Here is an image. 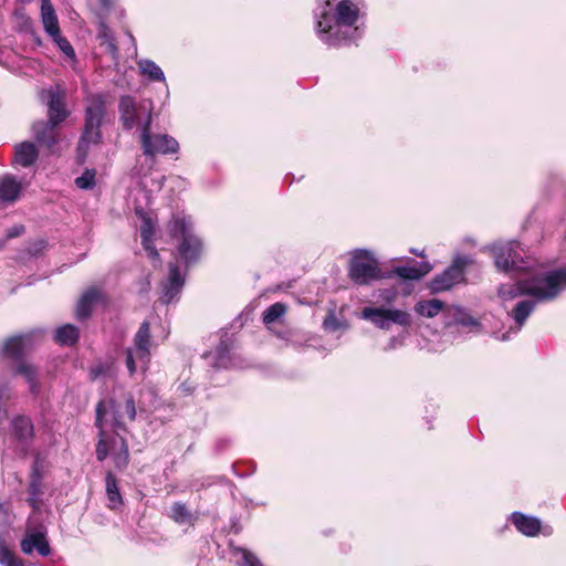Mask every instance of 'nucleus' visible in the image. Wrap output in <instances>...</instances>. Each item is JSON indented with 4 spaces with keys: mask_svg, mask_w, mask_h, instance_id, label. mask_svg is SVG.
<instances>
[{
    "mask_svg": "<svg viewBox=\"0 0 566 566\" xmlns=\"http://www.w3.org/2000/svg\"><path fill=\"white\" fill-rule=\"evenodd\" d=\"M42 101H48V116L53 124L60 125L69 116L65 108V93L56 88L43 90L40 94Z\"/></svg>",
    "mask_w": 566,
    "mask_h": 566,
    "instance_id": "f8f14e48",
    "label": "nucleus"
},
{
    "mask_svg": "<svg viewBox=\"0 0 566 566\" xmlns=\"http://www.w3.org/2000/svg\"><path fill=\"white\" fill-rule=\"evenodd\" d=\"M103 405V419L106 415H111L112 417V426L115 431L122 430L125 431V411L123 409L122 401H117L114 399L101 400L96 406Z\"/></svg>",
    "mask_w": 566,
    "mask_h": 566,
    "instance_id": "a211bd4d",
    "label": "nucleus"
},
{
    "mask_svg": "<svg viewBox=\"0 0 566 566\" xmlns=\"http://www.w3.org/2000/svg\"><path fill=\"white\" fill-rule=\"evenodd\" d=\"M11 430L15 439L25 442L33 437V424L27 416H17L11 421Z\"/></svg>",
    "mask_w": 566,
    "mask_h": 566,
    "instance_id": "393cba45",
    "label": "nucleus"
},
{
    "mask_svg": "<svg viewBox=\"0 0 566 566\" xmlns=\"http://www.w3.org/2000/svg\"><path fill=\"white\" fill-rule=\"evenodd\" d=\"M151 345L149 323L144 321L134 336V345L126 349L125 363L129 376H134L138 369L143 373L148 369Z\"/></svg>",
    "mask_w": 566,
    "mask_h": 566,
    "instance_id": "0eeeda50",
    "label": "nucleus"
},
{
    "mask_svg": "<svg viewBox=\"0 0 566 566\" xmlns=\"http://www.w3.org/2000/svg\"><path fill=\"white\" fill-rule=\"evenodd\" d=\"M472 262L470 256L459 255L452 264L442 273L436 275L430 283V289L433 293L447 291L464 281V269Z\"/></svg>",
    "mask_w": 566,
    "mask_h": 566,
    "instance_id": "9b49d317",
    "label": "nucleus"
},
{
    "mask_svg": "<svg viewBox=\"0 0 566 566\" xmlns=\"http://www.w3.org/2000/svg\"><path fill=\"white\" fill-rule=\"evenodd\" d=\"M410 252H411V253H413V254H416V255H418V256H421V258H423V256H424L423 252H419V251H418V250H416V249H411V250H410Z\"/></svg>",
    "mask_w": 566,
    "mask_h": 566,
    "instance_id": "de8ad7c7",
    "label": "nucleus"
},
{
    "mask_svg": "<svg viewBox=\"0 0 566 566\" xmlns=\"http://www.w3.org/2000/svg\"><path fill=\"white\" fill-rule=\"evenodd\" d=\"M139 231L144 249L148 252V255L151 259L157 260L159 258V254L153 244L154 229L150 219H145L143 221Z\"/></svg>",
    "mask_w": 566,
    "mask_h": 566,
    "instance_id": "c756f323",
    "label": "nucleus"
},
{
    "mask_svg": "<svg viewBox=\"0 0 566 566\" xmlns=\"http://www.w3.org/2000/svg\"><path fill=\"white\" fill-rule=\"evenodd\" d=\"M431 265L428 262H419L412 266H397L394 273L405 280H420L431 271Z\"/></svg>",
    "mask_w": 566,
    "mask_h": 566,
    "instance_id": "bb28decb",
    "label": "nucleus"
},
{
    "mask_svg": "<svg viewBox=\"0 0 566 566\" xmlns=\"http://www.w3.org/2000/svg\"><path fill=\"white\" fill-rule=\"evenodd\" d=\"M119 120L123 127L127 130L138 128L140 133L143 129L151 128L153 115L151 103L142 102L139 104L129 96H122L118 103Z\"/></svg>",
    "mask_w": 566,
    "mask_h": 566,
    "instance_id": "1a4fd4ad",
    "label": "nucleus"
},
{
    "mask_svg": "<svg viewBox=\"0 0 566 566\" xmlns=\"http://www.w3.org/2000/svg\"><path fill=\"white\" fill-rule=\"evenodd\" d=\"M95 170L86 169L82 176L75 179V185L80 189L88 190L95 186Z\"/></svg>",
    "mask_w": 566,
    "mask_h": 566,
    "instance_id": "c9c22d12",
    "label": "nucleus"
},
{
    "mask_svg": "<svg viewBox=\"0 0 566 566\" xmlns=\"http://www.w3.org/2000/svg\"><path fill=\"white\" fill-rule=\"evenodd\" d=\"M143 153L147 157L172 155L178 153L179 143L168 134H154L150 128L143 129L139 136Z\"/></svg>",
    "mask_w": 566,
    "mask_h": 566,
    "instance_id": "9d476101",
    "label": "nucleus"
},
{
    "mask_svg": "<svg viewBox=\"0 0 566 566\" xmlns=\"http://www.w3.org/2000/svg\"><path fill=\"white\" fill-rule=\"evenodd\" d=\"M57 124H53L50 119L46 122H36L32 126L34 137L38 143L45 145L48 148H52L57 142L56 133Z\"/></svg>",
    "mask_w": 566,
    "mask_h": 566,
    "instance_id": "f3484780",
    "label": "nucleus"
},
{
    "mask_svg": "<svg viewBox=\"0 0 566 566\" xmlns=\"http://www.w3.org/2000/svg\"><path fill=\"white\" fill-rule=\"evenodd\" d=\"M11 398V387L9 382L0 384V423L7 418V409L2 407V402Z\"/></svg>",
    "mask_w": 566,
    "mask_h": 566,
    "instance_id": "e433bc0d",
    "label": "nucleus"
},
{
    "mask_svg": "<svg viewBox=\"0 0 566 566\" xmlns=\"http://www.w3.org/2000/svg\"><path fill=\"white\" fill-rule=\"evenodd\" d=\"M238 553L241 555L240 566H264L261 560L251 552L240 548Z\"/></svg>",
    "mask_w": 566,
    "mask_h": 566,
    "instance_id": "4c0bfd02",
    "label": "nucleus"
},
{
    "mask_svg": "<svg viewBox=\"0 0 566 566\" xmlns=\"http://www.w3.org/2000/svg\"><path fill=\"white\" fill-rule=\"evenodd\" d=\"M443 305V302L438 298L420 301L415 305V312L420 316L431 318L442 311Z\"/></svg>",
    "mask_w": 566,
    "mask_h": 566,
    "instance_id": "2f4dec72",
    "label": "nucleus"
},
{
    "mask_svg": "<svg viewBox=\"0 0 566 566\" xmlns=\"http://www.w3.org/2000/svg\"><path fill=\"white\" fill-rule=\"evenodd\" d=\"M137 65L139 67L140 73L144 76H147L150 81H154V82H165L166 81L163 70L153 60L140 59L139 61H137Z\"/></svg>",
    "mask_w": 566,
    "mask_h": 566,
    "instance_id": "c85d7f7f",
    "label": "nucleus"
},
{
    "mask_svg": "<svg viewBox=\"0 0 566 566\" xmlns=\"http://www.w3.org/2000/svg\"><path fill=\"white\" fill-rule=\"evenodd\" d=\"M123 409L125 411V416L129 421H134L136 419V405L134 397L130 394L125 395L124 400L122 401Z\"/></svg>",
    "mask_w": 566,
    "mask_h": 566,
    "instance_id": "58836bf2",
    "label": "nucleus"
},
{
    "mask_svg": "<svg viewBox=\"0 0 566 566\" xmlns=\"http://www.w3.org/2000/svg\"><path fill=\"white\" fill-rule=\"evenodd\" d=\"M111 453L114 458V463L116 468H126L129 461L128 444L126 439L119 436L117 431L116 437H114L111 441Z\"/></svg>",
    "mask_w": 566,
    "mask_h": 566,
    "instance_id": "412c9836",
    "label": "nucleus"
},
{
    "mask_svg": "<svg viewBox=\"0 0 566 566\" xmlns=\"http://www.w3.org/2000/svg\"><path fill=\"white\" fill-rule=\"evenodd\" d=\"M39 157L36 146L31 142H22L14 147V164L21 167L32 166Z\"/></svg>",
    "mask_w": 566,
    "mask_h": 566,
    "instance_id": "aec40b11",
    "label": "nucleus"
},
{
    "mask_svg": "<svg viewBox=\"0 0 566 566\" xmlns=\"http://www.w3.org/2000/svg\"><path fill=\"white\" fill-rule=\"evenodd\" d=\"M30 343V335H17L9 337L1 346V355L3 358L19 361L14 374L20 375L25 379L31 395L38 396L41 390L39 369L30 363L22 361Z\"/></svg>",
    "mask_w": 566,
    "mask_h": 566,
    "instance_id": "20e7f679",
    "label": "nucleus"
},
{
    "mask_svg": "<svg viewBox=\"0 0 566 566\" xmlns=\"http://www.w3.org/2000/svg\"><path fill=\"white\" fill-rule=\"evenodd\" d=\"M53 42L57 45V48L64 53L66 57L72 61H75L76 55L72 44L69 40L61 34V30L56 34L50 35Z\"/></svg>",
    "mask_w": 566,
    "mask_h": 566,
    "instance_id": "f704fd0d",
    "label": "nucleus"
},
{
    "mask_svg": "<svg viewBox=\"0 0 566 566\" xmlns=\"http://www.w3.org/2000/svg\"><path fill=\"white\" fill-rule=\"evenodd\" d=\"M348 276L357 285H369L385 277L374 253L365 249L352 253Z\"/></svg>",
    "mask_w": 566,
    "mask_h": 566,
    "instance_id": "6e6552de",
    "label": "nucleus"
},
{
    "mask_svg": "<svg viewBox=\"0 0 566 566\" xmlns=\"http://www.w3.org/2000/svg\"><path fill=\"white\" fill-rule=\"evenodd\" d=\"M28 492H29V497H28L29 505L34 511H39L40 506H41L40 497L43 494V490H42V475L35 468H33V471H32V474L30 478Z\"/></svg>",
    "mask_w": 566,
    "mask_h": 566,
    "instance_id": "b1692460",
    "label": "nucleus"
},
{
    "mask_svg": "<svg viewBox=\"0 0 566 566\" xmlns=\"http://www.w3.org/2000/svg\"><path fill=\"white\" fill-rule=\"evenodd\" d=\"M377 297L382 304H374L361 310L360 317L370 322L374 326L388 331L392 324L408 327L411 324V316L406 311L394 308L392 304L398 297V291L394 287L378 291Z\"/></svg>",
    "mask_w": 566,
    "mask_h": 566,
    "instance_id": "7ed1b4c3",
    "label": "nucleus"
},
{
    "mask_svg": "<svg viewBox=\"0 0 566 566\" xmlns=\"http://www.w3.org/2000/svg\"><path fill=\"white\" fill-rule=\"evenodd\" d=\"M0 514H7L3 504L0 502Z\"/></svg>",
    "mask_w": 566,
    "mask_h": 566,
    "instance_id": "8fccbe9b",
    "label": "nucleus"
},
{
    "mask_svg": "<svg viewBox=\"0 0 566 566\" xmlns=\"http://www.w3.org/2000/svg\"><path fill=\"white\" fill-rule=\"evenodd\" d=\"M98 3L105 10H108L112 7V0H98Z\"/></svg>",
    "mask_w": 566,
    "mask_h": 566,
    "instance_id": "49530a36",
    "label": "nucleus"
},
{
    "mask_svg": "<svg viewBox=\"0 0 566 566\" xmlns=\"http://www.w3.org/2000/svg\"><path fill=\"white\" fill-rule=\"evenodd\" d=\"M78 339V329L72 324H65L55 329L54 340L60 345H74Z\"/></svg>",
    "mask_w": 566,
    "mask_h": 566,
    "instance_id": "7c9ffc66",
    "label": "nucleus"
},
{
    "mask_svg": "<svg viewBox=\"0 0 566 566\" xmlns=\"http://www.w3.org/2000/svg\"><path fill=\"white\" fill-rule=\"evenodd\" d=\"M18 559L15 555L4 545V542L0 539V564L2 566H9Z\"/></svg>",
    "mask_w": 566,
    "mask_h": 566,
    "instance_id": "ea45409f",
    "label": "nucleus"
},
{
    "mask_svg": "<svg viewBox=\"0 0 566 566\" xmlns=\"http://www.w3.org/2000/svg\"><path fill=\"white\" fill-rule=\"evenodd\" d=\"M170 517L178 524H186L192 521L191 512L180 502H176L171 505Z\"/></svg>",
    "mask_w": 566,
    "mask_h": 566,
    "instance_id": "72a5a7b5",
    "label": "nucleus"
},
{
    "mask_svg": "<svg viewBox=\"0 0 566 566\" xmlns=\"http://www.w3.org/2000/svg\"><path fill=\"white\" fill-rule=\"evenodd\" d=\"M34 549H36L41 556H48L51 553L49 542L46 541V531L43 526L28 531L21 541V551L24 554L29 555Z\"/></svg>",
    "mask_w": 566,
    "mask_h": 566,
    "instance_id": "2eb2a0df",
    "label": "nucleus"
},
{
    "mask_svg": "<svg viewBox=\"0 0 566 566\" xmlns=\"http://www.w3.org/2000/svg\"><path fill=\"white\" fill-rule=\"evenodd\" d=\"M455 323L458 325L465 326V327H473V326L479 325V322L474 317L467 315V314H461L460 316H458L455 318Z\"/></svg>",
    "mask_w": 566,
    "mask_h": 566,
    "instance_id": "79ce46f5",
    "label": "nucleus"
},
{
    "mask_svg": "<svg viewBox=\"0 0 566 566\" xmlns=\"http://www.w3.org/2000/svg\"><path fill=\"white\" fill-rule=\"evenodd\" d=\"M511 521L518 532L525 536H536L542 533L545 536L553 534V527L549 525L542 526L541 520L534 516L525 515L520 512H514L511 515Z\"/></svg>",
    "mask_w": 566,
    "mask_h": 566,
    "instance_id": "4468645a",
    "label": "nucleus"
},
{
    "mask_svg": "<svg viewBox=\"0 0 566 566\" xmlns=\"http://www.w3.org/2000/svg\"><path fill=\"white\" fill-rule=\"evenodd\" d=\"M103 405L95 408V426L98 428V442L96 446V458L98 461H104L108 453H111V441H108L107 433L103 428Z\"/></svg>",
    "mask_w": 566,
    "mask_h": 566,
    "instance_id": "6ab92c4d",
    "label": "nucleus"
},
{
    "mask_svg": "<svg viewBox=\"0 0 566 566\" xmlns=\"http://www.w3.org/2000/svg\"><path fill=\"white\" fill-rule=\"evenodd\" d=\"M24 230L25 229H24L23 224H15V226L11 227L10 229H8L6 238L3 240L7 242V240H9V239L17 238V237L21 235L24 232Z\"/></svg>",
    "mask_w": 566,
    "mask_h": 566,
    "instance_id": "37998d69",
    "label": "nucleus"
},
{
    "mask_svg": "<svg viewBox=\"0 0 566 566\" xmlns=\"http://www.w3.org/2000/svg\"><path fill=\"white\" fill-rule=\"evenodd\" d=\"M9 566H23V563L18 558L13 562V564H10Z\"/></svg>",
    "mask_w": 566,
    "mask_h": 566,
    "instance_id": "09e8293b",
    "label": "nucleus"
},
{
    "mask_svg": "<svg viewBox=\"0 0 566 566\" xmlns=\"http://www.w3.org/2000/svg\"><path fill=\"white\" fill-rule=\"evenodd\" d=\"M185 284V279L180 273L179 266L176 263L169 264V273L167 280L161 284L160 301L164 304H170L179 298L181 290Z\"/></svg>",
    "mask_w": 566,
    "mask_h": 566,
    "instance_id": "ddd939ff",
    "label": "nucleus"
},
{
    "mask_svg": "<svg viewBox=\"0 0 566 566\" xmlns=\"http://www.w3.org/2000/svg\"><path fill=\"white\" fill-rule=\"evenodd\" d=\"M6 245V241L4 240H0V250L3 249Z\"/></svg>",
    "mask_w": 566,
    "mask_h": 566,
    "instance_id": "3c124183",
    "label": "nucleus"
},
{
    "mask_svg": "<svg viewBox=\"0 0 566 566\" xmlns=\"http://www.w3.org/2000/svg\"><path fill=\"white\" fill-rule=\"evenodd\" d=\"M315 32L328 46L356 42L365 32L366 7L363 0L319 2L313 11Z\"/></svg>",
    "mask_w": 566,
    "mask_h": 566,
    "instance_id": "f03ea898",
    "label": "nucleus"
},
{
    "mask_svg": "<svg viewBox=\"0 0 566 566\" xmlns=\"http://www.w3.org/2000/svg\"><path fill=\"white\" fill-rule=\"evenodd\" d=\"M286 313V305L277 302L269 306L262 314L263 323L269 326L282 318Z\"/></svg>",
    "mask_w": 566,
    "mask_h": 566,
    "instance_id": "473e14b6",
    "label": "nucleus"
},
{
    "mask_svg": "<svg viewBox=\"0 0 566 566\" xmlns=\"http://www.w3.org/2000/svg\"><path fill=\"white\" fill-rule=\"evenodd\" d=\"M97 38L102 41L101 44H105L109 40H114L111 29L105 23H101Z\"/></svg>",
    "mask_w": 566,
    "mask_h": 566,
    "instance_id": "a19ab883",
    "label": "nucleus"
},
{
    "mask_svg": "<svg viewBox=\"0 0 566 566\" xmlns=\"http://www.w3.org/2000/svg\"><path fill=\"white\" fill-rule=\"evenodd\" d=\"M103 300V293L97 287H90L80 297L75 316L77 319H86L92 313L93 305Z\"/></svg>",
    "mask_w": 566,
    "mask_h": 566,
    "instance_id": "dca6fc26",
    "label": "nucleus"
},
{
    "mask_svg": "<svg viewBox=\"0 0 566 566\" xmlns=\"http://www.w3.org/2000/svg\"><path fill=\"white\" fill-rule=\"evenodd\" d=\"M171 237L177 241L179 258L186 263L196 262L202 251V242L195 233L193 222L185 214L174 216L169 223Z\"/></svg>",
    "mask_w": 566,
    "mask_h": 566,
    "instance_id": "39448f33",
    "label": "nucleus"
},
{
    "mask_svg": "<svg viewBox=\"0 0 566 566\" xmlns=\"http://www.w3.org/2000/svg\"><path fill=\"white\" fill-rule=\"evenodd\" d=\"M520 243L516 241L496 242L490 247L494 264L501 272L510 274L514 281L503 283L497 287V295L502 302L513 301L521 296H530L518 301L507 312L514 326L497 336L500 340H507L516 335L538 303L555 300L566 287V268L553 271H539L533 268L534 262L521 256Z\"/></svg>",
    "mask_w": 566,
    "mask_h": 566,
    "instance_id": "f257e3e1",
    "label": "nucleus"
},
{
    "mask_svg": "<svg viewBox=\"0 0 566 566\" xmlns=\"http://www.w3.org/2000/svg\"><path fill=\"white\" fill-rule=\"evenodd\" d=\"M85 125L77 145V156L81 161L86 157L90 145L101 142V125L105 115V97L102 94L90 95L86 98Z\"/></svg>",
    "mask_w": 566,
    "mask_h": 566,
    "instance_id": "423d86ee",
    "label": "nucleus"
},
{
    "mask_svg": "<svg viewBox=\"0 0 566 566\" xmlns=\"http://www.w3.org/2000/svg\"><path fill=\"white\" fill-rule=\"evenodd\" d=\"M108 51V53L112 55V59L114 61L117 60L118 57V49H117V45L115 43V40H109L107 43L104 44Z\"/></svg>",
    "mask_w": 566,
    "mask_h": 566,
    "instance_id": "c03bdc74",
    "label": "nucleus"
},
{
    "mask_svg": "<svg viewBox=\"0 0 566 566\" xmlns=\"http://www.w3.org/2000/svg\"><path fill=\"white\" fill-rule=\"evenodd\" d=\"M21 192V184L10 175L0 177V201L13 202Z\"/></svg>",
    "mask_w": 566,
    "mask_h": 566,
    "instance_id": "4be33fe9",
    "label": "nucleus"
},
{
    "mask_svg": "<svg viewBox=\"0 0 566 566\" xmlns=\"http://www.w3.org/2000/svg\"><path fill=\"white\" fill-rule=\"evenodd\" d=\"M106 495L108 500V507L116 510L123 504V497L117 486L116 478L113 473L108 472L105 478Z\"/></svg>",
    "mask_w": 566,
    "mask_h": 566,
    "instance_id": "cd10ccee",
    "label": "nucleus"
},
{
    "mask_svg": "<svg viewBox=\"0 0 566 566\" xmlns=\"http://www.w3.org/2000/svg\"><path fill=\"white\" fill-rule=\"evenodd\" d=\"M402 344V340L399 339L398 337L394 336L389 339L388 344L384 347V350L388 352V350H392L395 348H397L398 345H401Z\"/></svg>",
    "mask_w": 566,
    "mask_h": 566,
    "instance_id": "a18cd8bd",
    "label": "nucleus"
},
{
    "mask_svg": "<svg viewBox=\"0 0 566 566\" xmlns=\"http://www.w3.org/2000/svg\"><path fill=\"white\" fill-rule=\"evenodd\" d=\"M20 1L25 3V2H30L31 0H20Z\"/></svg>",
    "mask_w": 566,
    "mask_h": 566,
    "instance_id": "603ef678",
    "label": "nucleus"
},
{
    "mask_svg": "<svg viewBox=\"0 0 566 566\" xmlns=\"http://www.w3.org/2000/svg\"><path fill=\"white\" fill-rule=\"evenodd\" d=\"M41 19L49 35L56 34L60 31L57 17L51 0H41Z\"/></svg>",
    "mask_w": 566,
    "mask_h": 566,
    "instance_id": "5701e85b",
    "label": "nucleus"
},
{
    "mask_svg": "<svg viewBox=\"0 0 566 566\" xmlns=\"http://www.w3.org/2000/svg\"><path fill=\"white\" fill-rule=\"evenodd\" d=\"M206 359H210L214 368H231L234 367V363L230 356V348L226 342H221L216 353H209L205 355Z\"/></svg>",
    "mask_w": 566,
    "mask_h": 566,
    "instance_id": "a878e982",
    "label": "nucleus"
}]
</instances>
